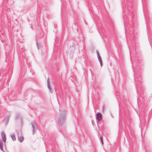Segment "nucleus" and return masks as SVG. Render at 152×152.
<instances>
[{
  "label": "nucleus",
  "instance_id": "obj_2",
  "mask_svg": "<svg viewBox=\"0 0 152 152\" xmlns=\"http://www.w3.org/2000/svg\"><path fill=\"white\" fill-rule=\"evenodd\" d=\"M31 125L33 128L32 133L33 134H34L36 131L37 129V124L36 122L34 121L31 123Z\"/></svg>",
  "mask_w": 152,
  "mask_h": 152
},
{
  "label": "nucleus",
  "instance_id": "obj_12",
  "mask_svg": "<svg viewBox=\"0 0 152 152\" xmlns=\"http://www.w3.org/2000/svg\"><path fill=\"white\" fill-rule=\"evenodd\" d=\"M100 140H101V141L102 144H103V140H102V139L101 136H100Z\"/></svg>",
  "mask_w": 152,
  "mask_h": 152
},
{
  "label": "nucleus",
  "instance_id": "obj_17",
  "mask_svg": "<svg viewBox=\"0 0 152 152\" xmlns=\"http://www.w3.org/2000/svg\"><path fill=\"white\" fill-rule=\"evenodd\" d=\"M92 124L93 125H94V124H93V122H92Z\"/></svg>",
  "mask_w": 152,
  "mask_h": 152
},
{
  "label": "nucleus",
  "instance_id": "obj_10",
  "mask_svg": "<svg viewBox=\"0 0 152 152\" xmlns=\"http://www.w3.org/2000/svg\"><path fill=\"white\" fill-rule=\"evenodd\" d=\"M11 137L13 141H14L16 140V138L14 134H12L11 135Z\"/></svg>",
  "mask_w": 152,
  "mask_h": 152
},
{
  "label": "nucleus",
  "instance_id": "obj_7",
  "mask_svg": "<svg viewBox=\"0 0 152 152\" xmlns=\"http://www.w3.org/2000/svg\"><path fill=\"white\" fill-rule=\"evenodd\" d=\"M47 86H48V88L50 92L51 93H52L53 92V91L50 86L49 81V80L48 79L47 80Z\"/></svg>",
  "mask_w": 152,
  "mask_h": 152
},
{
  "label": "nucleus",
  "instance_id": "obj_3",
  "mask_svg": "<svg viewBox=\"0 0 152 152\" xmlns=\"http://www.w3.org/2000/svg\"><path fill=\"white\" fill-rule=\"evenodd\" d=\"M135 77V80L136 82V85H138L139 83L141 82L142 80V78L141 76L139 75H134Z\"/></svg>",
  "mask_w": 152,
  "mask_h": 152
},
{
  "label": "nucleus",
  "instance_id": "obj_9",
  "mask_svg": "<svg viewBox=\"0 0 152 152\" xmlns=\"http://www.w3.org/2000/svg\"><path fill=\"white\" fill-rule=\"evenodd\" d=\"M3 143L1 140H0V149L2 151H3Z\"/></svg>",
  "mask_w": 152,
  "mask_h": 152
},
{
  "label": "nucleus",
  "instance_id": "obj_16",
  "mask_svg": "<svg viewBox=\"0 0 152 152\" xmlns=\"http://www.w3.org/2000/svg\"><path fill=\"white\" fill-rule=\"evenodd\" d=\"M97 57H100V55L99 54L97 55Z\"/></svg>",
  "mask_w": 152,
  "mask_h": 152
},
{
  "label": "nucleus",
  "instance_id": "obj_14",
  "mask_svg": "<svg viewBox=\"0 0 152 152\" xmlns=\"http://www.w3.org/2000/svg\"><path fill=\"white\" fill-rule=\"evenodd\" d=\"M36 44H37V48L39 49V48H38V43L37 42H36Z\"/></svg>",
  "mask_w": 152,
  "mask_h": 152
},
{
  "label": "nucleus",
  "instance_id": "obj_8",
  "mask_svg": "<svg viewBox=\"0 0 152 152\" xmlns=\"http://www.w3.org/2000/svg\"><path fill=\"white\" fill-rule=\"evenodd\" d=\"M3 142L5 143L6 141V137L5 134L4 133H2L1 134Z\"/></svg>",
  "mask_w": 152,
  "mask_h": 152
},
{
  "label": "nucleus",
  "instance_id": "obj_11",
  "mask_svg": "<svg viewBox=\"0 0 152 152\" xmlns=\"http://www.w3.org/2000/svg\"><path fill=\"white\" fill-rule=\"evenodd\" d=\"M98 59L99 61V62L102 61L101 58L100 57H98Z\"/></svg>",
  "mask_w": 152,
  "mask_h": 152
},
{
  "label": "nucleus",
  "instance_id": "obj_6",
  "mask_svg": "<svg viewBox=\"0 0 152 152\" xmlns=\"http://www.w3.org/2000/svg\"><path fill=\"white\" fill-rule=\"evenodd\" d=\"M10 116V115H8L6 117L5 119H4V121L5 122V124L6 125H7L8 124L9 122Z\"/></svg>",
  "mask_w": 152,
  "mask_h": 152
},
{
  "label": "nucleus",
  "instance_id": "obj_15",
  "mask_svg": "<svg viewBox=\"0 0 152 152\" xmlns=\"http://www.w3.org/2000/svg\"><path fill=\"white\" fill-rule=\"evenodd\" d=\"M96 53L97 55H98V54H99V53H98V51H97V50H96Z\"/></svg>",
  "mask_w": 152,
  "mask_h": 152
},
{
  "label": "nucleus",
  "instance_id": "obj_5",
  "mask_svg": "<svg viewBox=\"0 0 152 152\" xmlns=\"http://www.w3.org/2000/svg\"><path fill=\"white\" fill-rule=\"evenodd\" d=\"M17 133L18 135V140L21 142H22L24 140V137L22 136H21L20 137L19 136V134H20L21 133V132H20L19 131H18V132H17Z\"/></svg>",
  "mask_w": 152,
  "mask_h": 152
},
{
  "label": "nucleus",
  "instance_id": "obj_13",
  "mask_svg": "<svg viewBox=\"0 0 152 152\" xmlns=\"http://www.w3.org/2000/svg\"><path fill=\"white\" fill-rule=\"evenodd\" d=\"M100 63V64L101 65V66H102V61H100L99 62Z\"/></svg>",
  "mask_w": 152,
  "mask_h": 152
},
{
  "label": "nucleus",
  "instance_id": "obj_4",
  "mask_svg": "<svg viewBox=\"0 0 152 152\" xmlns=\"http://www.w3.org/2000/svg\"><path fill=\"white\" fill-rule=\"evenodd\" d=\"M96 119L98 121H100L102 119V115L100 113H98L96 114Z\"/></svg>",
  "mask_w": 152,
  "mask_h": 152
},
{
  "label": "nucleus",
  "instance_id": "obj_1",
  "mask_svg": "<svg viewBox=\"0 0 152 152\" xmlns=\"http://www.w3.org/2000/svg\"><path fill=\"white\" fill-rule=\"evenodd\" d=\"M65 112L64 111L60 115L58 120V123L59 125H62L64 124L65 120Z\"/></svg>",
  "mask_w": 152,
  "mask_h": 152
}]
</instances>
